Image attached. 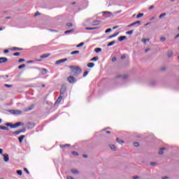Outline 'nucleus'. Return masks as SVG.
I'll list each match as a JSON object with an SVG mask.
<instances>
[{
  "label": "nucleus",
  "mask_w": 179,
  "mask_h": 179,
  "mask_svg": "<svg viewBox=\"0 0 179 179\" xmlns=\"http://www.w3.org/2000/svg\"><path fill=\"white\" fill-rule=\"evenodd\" d=\"M120 78H122V79H127V78H128V75L125 74V75H117L116 76V78L118 79Z\"/></svg>",
  "instance_id": "nucleus-7"
},
{
  "label": "nucleus",
  "mask_w": 179,
  "mask_h": 179,
  "mask_svg": "<svg viewBox=\"0 0 179 179\" xmlns=\"http://www.w3.org/2000/svg\"><path fill=\"white\" fill-rule=\"evenodd\" d=\"M156 164V162H150V166H155Z\"/></svg>",
  "instance_id": "nucleus-58"
},
{
  "label": "nucleus",
  "mask_w": 179,
  "mask_h": 179,
  "mask_svg": "<svg viewBox=\"0 0 179 179\" xmlns=\"http://www.w3.org/2000/svg\"><path fill=\"white\" fill-rule=\"evenodd\" d=\"M138 178H139V176H137L133 177V179H138Z\"/></svg>",
  "instance_id": "nucleus-57"
},
{
  "label": "nucleus",
  "mask_w": 179,
  "mask_h": 179,
  "mask_svg": "<svg viewBox=\"0 0 179 179\" xmlns=\"http://www.w3.org/2000/svg\"><path fill=\"white\" fill-rule=\"evenodd\" d=\"M8 52H9V50H4V54H8Z\"/></svg>",
  "instance_id": "nucleus-55"
},
{
  "label": "nucleus",
  "mask_w": 179,
  "mask_h": 179,
  "mask_svg": "<svg viewBox=\"0 0 179 179\" xmlns=\"http://www.w3.org/2000/svg\"><path fill=\"white\" fill-rule=\"evenodd\" d=\"M24 138H26V136L24 135H22L18 138L20 143H22V142H23V139H24Z\"/></svg>",
  "instance_id": "nucleus-14"
},
{
  "label": "nucleus",
  "mask_w": 179,
  "mask_h": 179,
  "mask_svg": "<svg viewBox=\"0 0 179 179\" xmlns=\"http://www.w3.org/2000/svg\"><path fill=\"white\" fill-rule=\"evenodd\" d=\"M111 150H117V147L115 145H109Z\"/></svg>",
  "instance_id": "nucleus-22"
},
{
  "label": "nucleus",
  "mask_w": 179,
  "mask_h": 179,
  "mask_svg": "<svg viewBox=\"0 0 179 179\" xmlns=\"http://www.w3.org/2000/svg\"><path fill=\"white\" fill-rule=\"evenodd\" d=\"M66 146H71V145L70 144L62 145H60V148H62V149H64V148H66Z\"/></svg>",
  "instance_id": "nucleus-33"
},
{
  "label": "nucleus",
  "mask_w": 179,
  "mask_h": 179,
  "mask_svg": "<svg viewBox=\"0 0 179 179\" xmlns=\"http://www.w3.org/2000/svg\"><path fill=\"white\" fill-rule=\"evenodd\" d=\"M152 9H155V6H150L149 8V10H152Z\"/></svg>",
  "instance_id": "nucleus-51"
},
{
  "label": "nucleus",
  "mask_w": 179,
  "mask_h": 179,
  "mask_svg": "<svg viewBox=\"0 0 179 179\" xmlns=\"http://www.w3.org/2000/svg\"><path fill=\"white\" fill-rule=\"evenodd\" d=\"M142 16H143V13H138L137 15V19H139V17H142Z\"/></svg>",
  "instance_id": "nucleus-37"
},
{
  "label": "nucleus",
  "mask_w": 179,
  "mask_h": 179,
  "mask_svg": "<svg viewBox=\"0 0 179 179\" xmlns=\"http://www.w3.org/2000/svg\"><path fill=\"white\" fill-rule=\"evenodd\" d=\"M0 129H2L3 131H9V128L5 126H0Z\"/></svg>",
  "instance_id": "nucleus-19"
},
{
  "label": "nucleus",
  "mask_w": 179,
  "mask_h": 179,
  "mask_svg": "<svg viewBox=\"0 0 179 179\" xmlns=\"http://www.w3.org/2000/svg\"><path fill=\"white\" fill-rule=\"evenodd\" d=\"M71 173H73V174H78V173H79V172L76 169H72Z\"/></svg>",
  "instance_id": "nucleus-31"
},
{
  "label": "nucleus",
  "mask_w": 179,
  "mask_h": 179,
  "mask_svg": "<svg viewBox=\"0 0 179 179\" xmlns=\"http://www.w3.org/2000/svg\"><path fill=\"white\" fill-rule=\"evenodd\" d=\"M6 127H10V128H17V127H20L22 125V122H18L17 123H15L14 124H11L10 123H6Z\"/></svg>",
  "instance_id": "nucleus-2"
},
{
  "label": "nucleus",
  "mask_w": 179,
  "mask_h": 179,
  "mask_svg": "<svg viewBox=\"0 0 179 179\" xmlns=\"http://www.w3.org/2000/svg\"><path fill=\"white\" fill-rule=\"evenodd\" d=\"M161 69L162 71H166V67H162Z\"/></svg>",
  "instance_id": "nucleus-63"
},
{
  "label": "nucleus",
  "mask_w": 179,
  "mask_h": 179,
  "mask_svg": "<svg viewBox=\"0 0 179 179\" xmlns=\"http://www.w3.org/2000/svg\"><path fill=\"white\" fill-rule=\"evenodd\" d=\"M23 68H26V64H22L18 66V69H23Z\"/></svg>",
  "instance_id": "nucleus-30"
},
{
  "label": "nucleus",
  "mask_w": 179,
  "mask_h": 179,
  "mask_svg": "<svg viewBox=\"0 0 179 179\" xmlns=\"http://www.w3.org/2000/svg\"><path fill=\"white\" fill-rule=\"evenodd\" d=\"M115 44V41H113L108 44V47H111V45H114Z\"/></svg>",
  "instance_id": "nucleus-29"
},
{
  "label": "nucleus",
  "mask_w": 179,
  "mask_h": 179,
  "mask_svg": "<svg viewBox=\"0 0 179 179\" xmlns=\"http://www.w3.org/2000/svg\"><path fill=\"white\" fill-rule=\"evenodd\" d=\"M17 174H18V176H22V171H20V170L17 171Z\"/></svg>",
  "instance_id": "nucleus-40"
},
{
  "label": "nucleus",
  "mask_w": 179,
  "mask_h": 179,
  "mask_svg": "<svg viewBox=\"0 0 179 179\" xmlns=\"http://www.w3.org/2000/svg\"><path fill=\"white\" fill-rule=\"evenodd\" d=\"M3 152V150L2 148H0V155H2Z\"/></svg>",
  "instance_id": "nucleus-56"
},
{
  "label": "nucleus",
  "mask_w": 179,
  "mask_h": 179,
  "mask_svg": "<svg viewBox=\"0 0 179 179\" xmlns=\"http://www.w3.org/2000/svg\"><path fill=\"white\" fill-rule=\"evenodd\" d=\"M89 74V71H85L83 74V77L86 78V76H87V75Z\"/></svg>",
  "instance_id": "nucleus-41"
},
{
  "label": "nucleus",
  "mask_w": 179,
  "mask_h": 179,
  "mask_svg": "<svg viewBox=\"0 0 179 179\" xmlns=\"http://www.w3.org/2000/svg\"><path fill=\"white\" fill-rule=\"evenodd\" d=\"M67 80L69 83H75V82H76V78L72 76H70L67 78Z\"/></svg>",
  "instance_id": "nucleus-3"
},
{
  "label": "nucleus",
  "mask_w": 179,
  "mask_h": 179,
  "mask_svg": "<svg viewBox=\"0 0 179 179\" xmlns=\"http://www.w3.org/2000/svg\"><path fill=\"white\" fill-rule=\"evenodd\" d=\"M148 51H150V48L145 49V52H148Z\"/></svg>",
  "instance_id": "nucleus-62"
},
{
  "label": "nucleus",
  "mask_w": 179,
  "mask_h": 179,
  "mask_svg": "<svg viewBox=\"0 0 179 179\" xmlns=\"http://www.w3.org/2000/svg\"><path fill=\"white\" fill-rule=\"evenodd\" d=\"M167 178H169V177H164V178H162V179H167Z\"/></svg>",
  "instance_id": "nucleus-64"
},
{
  "label": "nucleus",
  "mask_w": 179,
  "mask_h": 179,
  "mask_svg": "<svg viewBox=\"0 0 179 179\" xmlns=\"http://www.w3.org/2000/svg\"><path fill=\"white\" fill-rule=\"evenodd\" d=\"M22 132H23L22 130H17L13 132L14 135H20V134H22Z\"/></svg>",
  "instance_id": "nucleus-18"
},
{
  "label": "nucleus",
  "mask_w": 179,
  "mask_h": 179,
  "mask_svg": "<svg viewBox=\"0 0 179 179\" xmlns=\"http://www.w3.org/2000/svg\"><path fill=\"white\" fill-rule=\"evenodd\" d=\"M5 62H8V58L0 57V64H4Z\"/></svg>",
  "instance_id": "nucleus-6"
},
{
  "label": "nucleus",
  "mask_w": 179,
  "mask_h": 179,
  "mask_svg": "<svg viewBox=\"0 0 179 179\" xmlns=\"http://www.w3.org/2000/svg\"><path fill=\"white\" fill-rule=\"evenodd\" d=\"M67 26L68 27H72V26H73V24L69 22V23H67Z\"/></svg>",
  "instance_id": "nucleus-46"
},
{
  "label": "nucleus",
  "mask_w": 179,
  "mask_h": 179,
  "mask_svg": "<svg viewBox=\"0 0 179 179\" xmlns=\"http://www.w3.org/2000/svg\"><path fill=\"white\" fill-rule=\"evenodd\" d=\"M35 126L34 123L33 122H28L27 127L28 129H32V128Z\"/></svg>",
  "instance_id": "nucleus-4"
},
{
  "label": "nucleus",
  "mask_w": 179,
  "mask_h": 179,
  "mask_svg": "<svg viewBox=\"0 0 179 179\" xmlns=\"http://www.w3.org/2000/svg\"><path fill=\"white\" fill-rule=\"evenodd\" d=\"M134 146H135V148H138V146H139V143H138V142L134 143Z\"/></svg>",
  "instance_id": "nucleus-39"
},
{
  "label": "nucleus",
  "mask_w": 179,
  "mask_h": 179,
  "mask_svg": "<svg viewBox=\"0 0 179 179\" xmlns=\"http://www.w3.org/2000/svg\"><path fill=\"white\" fill-rule=\"evenodd\" d=\"M125 58H127V57L125 56V55H123L121 57V59H125Z\"/></svg>",
  "instance_id": "nucleus-53"
},
{
  "label": "nucleus",
  "mask_w": 179,
  "mask_h": 179,
  "mask_svg": "<svg viewBox=\"0 0 179 179\" xmlns=\"http://www.w3.org/2000/svg\"><path fill=\"white\" fill-rule=\"evenodd\" d=\"M4 86H5V87H8V88H10V87H12V85H8V84H6V85H4Z\"/></svg>",
  "instance_id": "nucleus-45"
},
{
  "label": "nucleus",
  "mask_w": 179,
  "mask_h": 179,
  "mask_svg": "<svg viewBox=\"0 0 179 179\" xmlns=\"http://www.w3.org/2000/svg\"><path fill=\"white\" fill-rule=\"evenodd\" d=\"M3 160H4V162H9V155L5 154V155H3Z\"/></svg>",
  "instance_id": "nucleus-9"
},
{
  "label": "nucleus",
  "mask_w": 179,
  "mask_h": 179,
  "mask_svg": "<svg viewBox=\"0 0 179 179\" xmlns=\"http://www.w3.org/2000/svg\"><path fill=\"white\" fill-rule=\"evenodd\" d=\"M51 55V53H47V54H43L41 56V58L43 59V58H48Z\"/></svg>",
  "instance_id": "nucleus-12"
},
{
  "label": "nucleus",
  "mask_w": 179,
  "mask_h": 179,
  "mask_svg": "<svg viewBox=\"0 0 179 179\" xmlns=\"http://www.w3.org/2000/svg\"><path fill=\"white\" fill-rule=\"evenodd\" d=\"M66 61H68V59H59V60H57L56 62V64L57 65H59V64H62V62H66Z\"/></svg>",
  "instance_id": "nucleus-5"
},
{
  "label": "nucleus",
  "mask_w": 179,
  "mask_h": 179,
  "mask_svg": "<svg viewBox=\"0 0 179 179\" xmlns=\"http://www.w3.org/2000/svg\"><path fill=\"white\" fill-rule=\"evenodd\" d=\"M38 15H40V13L37 12L35 13L34 16H38Z\"/></svg>",
  "instance_id": "nucleus-60"
},
{
  "label": "nucleus",
  "mask_w": 179,
  "mask_h": 179,
  "mask_svg": "<svg viewBox=\"0 0 179 179\" xmlns=\"http://www.w3.org/2000/svg\"><path fill=\"white\" fill-rule=\"evenodd\" d=\"M124 40H127V36H120V37L118 38V41H124Z\"/></svg>",
  "instance_id": "nucleus-21"
},
{
  "label": "nucleus",
  "mask_w": 179,
  "mask_h": 179,
  "mask_svg": "<svg viewBox=\"0 0 179 179\" xmlns=\"http://www.w3.org/2000/svg\"><path fill=\"white\" fill-rule=\"evenodd\" d=\"M165 148H162L160 149L159 152H158V155H163V151L165 150Z\"/></svg>",
  "instance_id": "nucleus-28"
},
{
  "label": "nucleus",
  "mask_w": 179,
  "mask_h": 179,
  "mask_svg": "<svg viewBox=\"0 0 179 179\" xmlns=\"http://www.w3.org/2000/svg\"><path fill=\"white\" fill-rule=\"evenodd\" d=\"M27 64H33V61L32 60L28 61Z\"/></svg>",
  "instance_id": "nucleus-61"
},
{
  "label": "nucleus",
  "mask_w": 179,
  "mask_h": 179,
  "mask_svg": "<svg viewBox=\"0 0 179 179\" xmlns=\"http://www.w3.org/2000/svg\"><path fill=\"white\" fill-rule=\"evenodd\" d=\"M173 52H169L168 53V57L170 58V57H173Z\"/></svg>",
  "instance_id": "nucleus-34"
},
{
  "label": "nucleus",
  "mask_w": 179,
  "mask_h": 179,
  "mask_svg": "<svg viewBox=\"0 0 179 179\" xmlns=\"http://www.w3.org/2000/svg\"><path fill=\"white\" fill-rule=\"evenodd\" d=\"M94 51H95V52H96V53L101 52V48H96L94 49Z\"/></svg>",
  "instance_id": "nucleus-24"
},
{
  "label": "nucleus",
  "mask_w": 179,
  "mask_h": 179,
  "mask_svg": "<svg viewBox=\"0 0 179 179\" xmlns=\"http://www.w3.org/2000/svg\"><path fill=\"white\" fill-rule=\"evenodd\" d=\"M66 92V88L65 87H62L60 90V96H62V94H64Z\"/></svg>",
  "instance_id": "nucleus-8"
},
{
  "label": "nucleus",
  "mask_w": 179,
  "mask_h": 179,
  "mask_svg": "<svg viewBox=\"0 0 179 179\" xmlns=\"http://www.w3.org/2000/svg\"><path fill=\"white\" fill-rule=\"evenodd\" d=\"M132 33H134V30L127 31L126 34H129L131 36V34H132Z\"/></svg>",
  "instance_id": "nucleus-36"
},
{
  "label": "nucleus",
  "mask_w": 179,
  "mask_h": 179,
  "mask_svg": "<svg viewBox=\"0 0 179 179\" xmlns=\"http://www.w3.org/2000/svg\"><path fill=\"white\" fill-rule=\"evenodd\" d=\"M73 31H75V29L67 30L64 32V34H69V33H73Z\"/></svg>",
  "instance_id": "nucleus-23"
},
{
  "label": "nucleus",
  "mask_w": 179,
  "mask_h": 179,
  "mask_svg": "<svg viewBox=\"0 0 179 179\" xmlns=\"http://www.w3.org/2000/svg\"><path fill=\"white\" fill-rule=\"evenodd\" d=\"M83 45H85V43L81 42L80 43H79L78 45H76L77 48H79L80 47H83Z\"/></svg>",
  "instance_id": "nucleus-26"
},
{
  "label": "nucleus",
  "mask_w": 179,
  "mask_h": 179,
  "mask_svg": "<svg viewBox=\"0 0 179 179\" xmlns=\"http://www.w3.org/2000/svg\"><path fill=\"white\" fill-rule=\"evenodd\" d=\"M149 38H147V39H142V42L144 43V44H146V42L147 41H149Z\"/></svg>",
  "instance_id": "nucleus-38"
},
{
  "label": "nucleus",
  "mask_w": 179,
  "mask_h": 179,
  "mask_svg": "<svg viewBox=\"0 0 179 179\" xmlns=\"http://www.w3.org/2000/svg\"><path fill=\"white\" fill-rule=\"evenodd\" d=\"M72 155H73L74 156H79V154L75 151L72 152Z\"/></svg>",
  "instance_id": "nucleus-43"
},
{
  "label": "nucleus",
  "mask_w": 179,
  "mask_h": 179,
  "mask_svg": "<svg viewBox=\"0 0 179 179\" xmlns=\"http://www.w3.org/2000/svg\"><path fill=\"white\" fill-rule=\"evenodd\" d=\"M12 50H13V51H22L23 48L14 47L12 48Z\"/></svg>",
  "instance_id": "nucleus-20"
},
{
  "label": "nucleus",
  "mask_w": 179,
  "mask_h": 179,
  "mask_svg": "<svg viewBox=\"0 0 179 179\" xmlns=\"http://www.w3.org/2000/svg\"><path fill=\"white\" fill-rule=\"evenodd\" d=\"M34 108V104L31 105L29 107L27 108L24 111H31Z\"/></svg>",
  "instance_id": "nucleus-11"
},
{
  "label": "nucleus",
  "mask_w": 179,
  "mask_h": 179,
  "mask_svg": "<svg viewBox=\"0 0 179 179\" xmlns=\"http://www.w3.org/2000/svg\"><path fill=\"white\" fill-rule=\"evenodd\" d=\"M141 24V21H136L135 22L131 23V24L129 25V27H132V26H135V24Z\"/></svg>",
  "instance_id": "nucleus-16"
},
{
  "label": "nucleus",
  "mask_w": 179,
  "mask_h": 179,
  "mask_svg": "<svg viewBox=\"0 0 179 179\" xmlns=\"http://www.w3.org/2000/svg\"><path fill=\"white\" fill-rule=\"evenodd\" d=\"M94 29H96V28H94V27H87V28H85V30H94Z\"/></svg>",
  "instance_id": "nucleus-35"
},
{
  "label": "nucleus",
  "mask_w": 179,
  "mask_h": 179,
  "mask_svg": "<svg viewBox=\"0 0 179 179\" xmlns=\"http://www.w3.org/2000/svg\"><path fill=\"white\" fill-rule=\"evenodd\" d=\"M118 34H120V32L113 34V35L109 36L108 38H114V37H117V36H118Z\"/></svg>",
  "instance_id": "nucleus-17"
},
{
  "label": "nucleus",
  "mask_w": 179,
  "mask_h": 179,
  "mask_svg": "<svg viewBox=\"0 0 179 179\" xmlns=\"http://www.w3.org/2000/svg\"><path fill=\"white\" fill-rule=\"evenodd\" d=\"M116 141H117V143H119L120 145H124V143H125V141L120 139L119 138H117Z\"/></svg>",
  "instance_id": "nucleus-13"
},
{
  "label": "nucleus",
  "mask_w": 179,
  "mask_h": 179,
  "mask_svg": "<svg viewBox=\"0 0 179 179\" xmlns=\"http://www.w3.org/2000/svg\"><path fill=\"white\" fill-rule=\"evenodd\" d=\"M18 62H20V63L24 62V59H20Z\"/></svg>",
  "instance_id": "nucleus-52"
},
{
  "label": "nucleus",
  "mask_w": 179,
  "mask_h": 179,
  "mask_svg": "<svg viewBox=\"0 0 179 179\" xmlns=\"http://www.w3.org/2000/svg\"><path fill=\"white\" fill-rule=\"evenodd\" d=\"M24 171L25 173H27V174H30V172H29V170H27L26 168L24 169Z\"/></svg>",
  "instance_id": "nucleus-47"
},
{
  "label": "nucleus",
  "mask_w": 179,
  "mask_h": 179,
  "mask_svg": "<svg viewBox=\"0 0 179 179\" xmlns=\"http://www.w3.org/2000/svg\"><path fill=\"white\" fill-rule=\"evenodd\" d=\"M100 23H101V21H99V20H97V21H94V22H92V26H99V24H100Z\"/></svg>",
  "instance_id": "nucleus-15"
},
{
  "label": "nucleus",
  "mask_w": 179,
  "mask_h": 179,
  "mask_svg": "<svg viewBox=\"0 0 179 179\" xmlns=\"http://www.w3.org/2000/svg\"><path fill=\"white\" fill-rule=\"evenodd\" d=\"M87 66L88 68H93L94 66V63H88Z\"/></svg>",
  "instance_id": "nucleus-27"
},
{
  "label": "nucleus",
  "mask_w": 179,
  "mask_h": 179,
  "mask_svg": "<svg viewBox=\"0 0 179 179\" xmlns=\"http://www.w3.org/2000/svg\"><path fill=\"white\" fill-rule=\"evenodd\" d=\"M50 31H52L53 33H58V31L54 29H49Z\"/></svg>",
  "instance_id": "nucleus-49"
},
{
  "label": "nucleus",
  "mask_w": 179,
  "mask_h": 179,
  "mask_svg": "<svg viewBox=\"0 0 179 179\" xmlns=\"http://www.w3.org/2000/svg\"><path fill=\"white\" fill-rule=\"evenodd\" d=\"M79 50H75L71 52V55H75L76 54H79Z\"/></svg>",
  "instance_id": "nucleus-25"
},
{
  "label": "nucleus",
  "mask_w": 179,
  "mask_h": 179,
  "mask_svg": "<svg viewBox=\"0 0 179 179\" xmlns=\"http://www.w3.org/2000/svg\"><path fill=\"white\" fill-rule=\"evenodd\" d=\"M13 55H14L15 57H19V55H20V52H15V53L13 54Z\"/></svg>",
  "instance_id": "nucleus-42"
},
{
  "label": "nucleus",
  "mask_w": 179,
  "mask_h": 179,
  "mask_svg": "<svg viewBox=\"0 0 179 179\" xmlns=\"http://www.w3.org/2000/svg\"><path fill=\"white\" fill-rule=\"evenodd\" d=\"M62 101V95H60L58 99H57L55 104H59Z\"/></svg>",
  "instance_id": "nucleus-10"
},
{
  "label": "nucleus",
  "mask_w": 179,
  "mask_h": 179,
  "mask_svg": "<svg viewBox=\"0 0 179 179\" xmlns=\"http://www.w3.org/2000/svg\"><path fill=\"white\" fill-rule=\"evenodd\" d=\"M116 61H117V58L113 57V58L112 59V62H115Z\"/></svg>",
  "instance_id": "nucleus-54"
},
{
  "label": "nucleus",
  "mask_w": 179,
  "mask_h": 179,
  "mask_svg": "<svg viewBox=\"0 0 179 179\" xmlns=\"http://www.w3.org/2000/svg\"><path fill=\"white\" fill-rule=\"evenodd\" d=\"M164 16H166V13H162V14H161V15L159 16V19H162V17H164Z\"/></svg>",
  "instance_id": "nucleus-44"
},
{
  "label": "nucleus",
  "mask_w": 179,
  "mask_h": 179,
  "mask_svg": "<svg viewBox=\"0 0 179 179\" xmlns=\"http://www.w3.org/2000/svg\"><path fill=\"white\" fill-rule=\"evenodd\" d=\"M91 61H99V57H94L91 59Z\"/></svg>",
  "instance_id": "nucleus-32"
},
{
  "label": "nucleus",
  "mask_w": 179,
  "mask_h": 179,
  "mask_svg": "<svg viewBox=\"0 0 179 179\" xmlns=\"http://www.w3.org/2000/svg\"><path fill=\"white\" fill-rule=\"evenodd\" d=\"M160 40L161 41H166V37H161Z\"/></svg>",
  "instance_id": "nucleus-48"
},
{
  "label": "nucleus",
  "mask_w": 179,
  "mask_h": 179,
  "mask_svg": "<svg viewBox=\"0 0 179 179\" xmlns=\"http://www.w3.org/2000/svg\"><path fill=\"white\" fill-rule=\"evenodd\" d=\"M70 69H71V72L74 76H78L82 73V70L78 66H71Z\"/></svg>",
  "instance_id": "nucleus-1"
},
{
  "label": "nucleus",
  "mask_w": 179,
  "mask_h": 179,
  "mask_svg": "<svg viewBox=\"0 0 179 179\" xmlns=\"http://www.w3.org/2000/svg\"><path fill=\"white\" fill-rule=\"evenodd\" d=\"M111 31V29H108L105 31V33H110Z\"/></svg>",
  "instance_id": "nucleus-50"
},
{
  "label": "nucleus",
  "mask_w": 179,
  "mask_h": 179,
  "mask_svg": "<svg viewBox=\"0 0 179 179\" xmlns=\"http://www.w3.org/2000/svg\"><path fill=\"white\" fill-rule=\"evenodd\" d=\"M67 179H73V177H72V176H67Z\"/></svg>",
  "instance_id": "nucleus-59"
}]
</instances>
